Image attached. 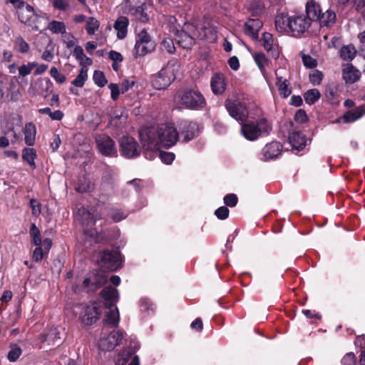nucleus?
Wrapping results in <instances>:
<instances>
[{
  "label": "nucleus",
  "mask_w": 365,
  "mask_h": 365,
  "mask_svg": "<svg viewBox=\"0 0 365 365\" xmlns=\"http://www.w3.org/2000/svg\"><path fill=\"white\" fill-rule=\"evenodd\" d=\"M336 20V14L331 10H327L324 13H322L320 17L318 19L321 26H330Z\"/></svg>",
  "instance_id": "35"
},
{
  "label": "nucleus",
  "mask_w": 365,
  "mask_h": 365,
  "mask_svg": "<svg viewBox=\"0 0 365 365\" xmlns=\"http://www.w3.org/2000/svg\"><path fill=\"white\" fill-rule=\"evenodd\" d=\"M107 280L108 276L102 270H93L84 279L82 289L86 292H94L104 285Z\"/></svg>",
  "instance_id": "11"
},
{
  "label": "nucleus",
  "mask_w": 365,
  "mask_h": 365,
  "mask_svg": "<svg viewBox=\"0 0 365 365\" xmlns=\"http://www.w3.org/2000/svg\"><path fill=\"white\" fill-rule=\"evenodd\" d=\"M262 41L263 42L264 48L268 51L271 52V55L274 58H277L279 56V52L274 45V38L271 34L264 33L262 35Z\"/></svg>",
  "instance_id": "27"
},
{
  "label": "nucleus",
  "mask_w": 365,
  "mask_h": 365,
  "mask_svg": "<svg viewBox=\"0 0 365 365\" xmlns=\"http://www.w3.org/2000/svg\"><path fill=\"white\" fill-rule=\"evenodd\" d=\"M50 74L58 83H63L66 81V76L61 73L56 67H52L51 68Z\"/></svg>",
  "instance_id": "53"
},
{
  "label": "nucleus",
  "mask_w": 365,
  "mask_h": 365,
  "mask_svg": "<svg viewBox=\"0 0 365 365\" xmlns=\"http://www.w3.org/2000/svg\"><path fill=\"white\" fill-rule=\"evenodd\" d=\"M73 56L79 61L80 65L83 66H90L92 64L93 61L91 58L87 57L83 53V50L81 46H76L73 50Z\"/></svg>",
  "instance_id": "34"
},
{
  "label": "nucleus",
  "mask_w": 365,
  "mask_h": 365,
  "mask_svg": "<svg viewBox=\"0 0 365 365\" xmlns=\"http://www.w3.org/2000/svg\"><path fill=\"white\" fill-rule=\"evenodd\" d=\"M302 58L303 64L307 68H313L317 66V61L312 56L303 54Z\"/></svg>",
  "instance_id": "55"
},
{
  "label": "nucleus",
  "mask_w": 365,
  "mask_h": 365,
  "mask_svg": "<svg viewBox=\"0 0 365 365\" xmlns=\"http://www.w3.org/2000/svg\"><path fill=\"white\" fill-rule=\"evenodd\" d=\"M101 296L104 300L106 307L108 311L106 313L103 319L105 327H116L120 322V314L118 307L115 306L119 299V293L116 288L107 286L101 292Z\"/></svg>",
  "instance_id": "2"
},
{
  "label": "nucleus",
  "mask_w": 365,
  "mask_h": 365,
  "mask_svg": "<svg viewBox=\"0 0 365 365\" xmlns=\"http://www.w3.org/2000/svg\"><path fill=\"white\" fill-rule=\"evenodd\" d=\"M225 106L230 116L237 120L245 121L248 116V110L245 103L227 99Z\"/></svg>",
  "instance_id": "13"
},
{
  "label": "nucleus",
  "mask_w": 365,
  "mask_h": 365,
  "mask_svg": "<svg viewBox=\"0 0 365 365\" xmlns=\"http://www.w3.org/2000/svg\"><path fill=\"white\" fill-rule=\"evenodd\" d=\"M356 362V356L352 352L347 353L341 360L343 365H355Z\"/></svg>",
  "instance_id": "58"
},
{
  "label": "nucleus",
  "mask_w": 365,
  "mask_h": 365,
  "mask_svg": "<svg viewBox=\"0 0 365 365\" xmlns=\"http://www.w3.org/2000/svg\"><path fill=\"white\" fill-rule=\"evenodd\" d=\"M210 86L215 95L222 94L226 88L225 77L222 73H215L210 81Z\"/></svg>",
  "instance_id": "19"
},
{
  "label": "nucleus",
  "mask_w": 365,
  "mask_h": 365,
  "mask_svg": "<svg viewBox=\"0 0 365 365\" xmlns=\"http://www.w3.org/2000/svg\"><path fill=\"white\" fill-rule=\"evenodd\" d=\"M30 206L32 210V214L38 216L41 212V204L35 199L30 200Z\"/></svg>",
  "instance_id": "56"
},
{
  "label": "nucleus",
  "mask_w": 365,
  "mask_h": 365,
  "mask_svg": "<svg viewBox=\"0 0 365 365\" xmlns=\"http://www.w3.org/2000/svg\"><path fill=\"white\" fill-rule=\"evenodd\" d=\"M215 215L217 218L225 220L229 215V209L225 206L220 207L215 210Z\"/></svg>",
  "instance_id": "59"
},
{
  "label": "nucleus",
  "mask_w": 365,
  "mask_h": 365,
  "mask_svg": "<svg viewBox=\"0 0 365 365\" xmlns=\"http://www.w3.org/2000/svg\"><path fill=\"white\" fill-rule=\"evenodd\" d=\"M109 88L111 91V98L113 101H116L119 96L120 91V88L115 83H110L108 86Z\"/></svg>",
  "instance_id": "62"
},
{
  "label": "nucleus",
  "mask_w": 365,
  "mask_h": 365,
  "mask_svg": "<svg viewBox=\"0 0 365 365\" xmlns=\"http://www.w3.org/2000/svg\"><path fill=\"white\" fill-rule=\"evenodd\" d=\"M320 96V93L317 89H310L307 91L304 96L306 103L310 105L315 103Z\"/></svg>",
  "instance_id": "45"
},
{
  "label": "nucleus",
  "mask_w": 365,
  "mask_h": 365,
  "mask_svg": "<svg viewBox=\"0 0 365 365\" xmlns=\"http://www.w3.org/2000/svg\"><path fill=\"white\" fill-rule=\"evenodd\" d=\"M38 66L36 62H29L27 64H23L19 68V75L22 77L30 74L32 70Z\"/></svg>",
  "instance_id": "48"
},
{
  "label": "nucleus",
  "mask_w": 365,
  "mask_h": 365,
  "mask_svg": "<svg viewBox=\"0 0 365 365\" xmlns=\"http://www.w3.org/2000/svg\"><path fill=\"white\" fill-rule=\"evenodd\" d=\"M14 47L15 50L21 53H27L30 48L29 43L21 36L15 38Z\"/></svg>",
  "instance_id": "40"
},
{
  "label": "nucleus",
  "mask_w": 365,
  "mask_h": 365,
  "mask_svg": "<svg viewBox=\"0 0 365 365\" xmlns=\"http://www.w3.org/2000/svg\"><path fill=\"white\" fill-rule=\"evenodd\" d=\"M93 81L99 87H103L107 83V80L104 73L100 71H95L93 73Z\"/></svg>",
  "instance_id": "50"
},
{
  "label": "nucleus",
  "mask_w": 365,
  "mask_h": 365,
  "mask_svg": "<svg viewBox=\"0 0 365 365\" xmlns=\"http://www.w3.org/2000/svg\"><path fill=\"white\" fill-rule=\"evenodd\" d=\"M126 215L120 210H113L111 213V217L115 222H119L124 219Z\"/></svg>",
  "instance_id": "64"
},
{
  "label": "nucleus",
  "mask_w": 365,
  "mask_h": 365,
  "mask_svg": "<svg viewBox=\"0 0 365 365\" xmlns=\"http://www.w3.org/2000/svg\"><path fill=\"white\" fill-rule=\"evenodd\" d=\"M224 202L227 206L234 207L237 203V197L235 194H228L224 197Z\"/></svg>",
  "instance_id": "60"
},
{
  "label": "nucleus",
  "mask_w": 365,
  "mask_h": 365,
  "mask_svg": "<svg viewBox=\"0 0 365 365\" xmlns=\"http://www.w3.org/2000/svg\"><path fill=\"white\" fill-rule=\"evenodd\" d=\"M21 353V349L19 346L14 345L11 346L10 351L8 353V359L10 361H16L19 358Z\"/></svg>",
  "instance_id": "49"
},
{
  "label": "nucleus",
  "mask_w": 365,
  "mask_h": 365,
  "mask_svg": "<svg viewBox=\"0 0 365 365\" xmlns=\"http://www.w3.org/2000/svg\"><path fill=\"white\" fill-rule=\"evenodd\" d=\"M197 132V125L195 123H185L182 130H181V136L184 142H188L195 137Z\"/></svg>",
  "instance_id": "30"
},
{
  "label": "nucleus",
  "mask_w": 365,
  "mask_h": 365,
  "mask_svg": "<svg viewBox=\"0 0 365 365\" xmlns=\"http://www.w3.org/2000/svg\"><path fill=\"white\" fill-rule=\"evenodd\" d=\"M38 113L41 114L48 115L53 120H61L64 115L63 113L61 110H57L52 112L51 108L48 107L39 109Z\"/></svg>",
  "instance_id": "42"
},
{
  "label": "nucleus",
  "mask_w": 365,
  "mask_h": 365,
  "mask_svg": "<svg viewBox=\"0 0 365 365\" xmlns=\"http://www.w3.org/2000/svg\"><path fill=\"white\" fill-rule=\"evenodd\" d=\"M61 333L58 328H51L42 334V341L46 342L48 345L59 346L61 342Z\"/></svg>",
  "instance_id": "21"
},
{
  "label": "nucleus",
  "mask_w": 365,
  "mask_h": 365,
  "mask_svg": "<svg viewBox=\"0 0 365 365\" xmlns=\"http://www.w3.org/2000/svg\"><path fill=\"white\" fill-rule=\"evenodd\" d=\"M356 51L353 45L344 46L340 50V56L345 61H351L354 59Z\"/></svg>",
  "instance_id": "37"
},
{
  "label": "nucleus",
  "mask_w": 365,
  "mask_h": 365,
  "mask_svg": "<svg viewBox=\"0 0 365 365\" xmlns=\"http://www.w3.org/2000/svg\"><path fill=\"white\" fill-rule=\"evenodd\" d=\"M120 152L123 156L131 158L138 156L140 149L133 138L123 136L120 140Z\"/></svg>",
  "instance_id": "14"
},
{
  "label": "nucleus",
  "mask_w": 365,
  "mask_h": 365,
  "mask_svg": "<svg viewBox=\"0 0 365 365\" xmlns=\"http://www.w3.org/2000/svg\"><path fill=\"white\" fill-rule=\"evenodd\" d=\"M323 78V74L321 71L318 70H314L309 74V81L313 85H319L321 83V81Z\"/></svg>",
  "instance_id": "51"
},
{
  "label": "nucleus",
  "mask_w": 365,
  "mask_h": 365,
  "mask_svg": "<svg viewBox=\"0 0 365 365\" xmlns=\"http://www.w3.org/2000/svg\"><path fill=\"white\" fill-rule=\"evenodd\" d=\"M95 188V184L86 175L79 177L76 187V191L81 193L92 192Z\"/></svg>",
  "instance_id": "29"
},
{
  "label": "nucleus",
  "mask_w": 365,
  "mask_h": 365,
  "mask_svg": "<svg viewBox=\"0 0 365 365\" xmlns=\"http://www.w3.org/2000/svg\"><path fill=\"white\" fill-rule=\"evenodd\" d=\"M175 98L179 106L189 110H202L207 105L205 98L198 89H180L177 92Z\"/></svg>",
  "instance_id": "4"
},
{
  "label": "nucleus",
  "mask_w": 365,
  "mask_h": 365,
  "mask_svg": "<svg viewBox=\"0 0 365 365\" xmlns=\"http://www.w3.org/2000/svg\"><path fill=\"white\" fill-rule=\"evenodd\" d=\"M161 46L163 47V49H165L170 53H173L175 51V47L174 46L173 41L171 38H165L162 41Z\"/></svg>",
  "instance_id": "54"
},
{
  "label": "nucleus",
  "mask_w": 365,
  "mask_h": 365,
  "mask_svg": "<svg viewBox=\"0 0 365 365\" xmlns=\"http://www.w3.org/2000/svg\"><path fill=\"white\" fill-rule=\"evenodd\" d=\"M113 173L111 170L106 169L102 175L101 182V189L103 190H106L109 187H113Z\"/></svg>",
  "instance_id": "36"
},
{
  "label": "nucleus",
  "mask_w": 365,
  "mask_h": 365,
  "mask_svg": "<svg viewBox=\"0 0 365 365\" xmlns=\"http://www.w3.org/2000/svg\"><path fill=\"white\" fill-rule=\"evenodd\" d=\"M30 237L31 245L35 247L32 259L36 262H41L48 257L53 245L52 239L41 230H30Z\"/></svg>",
  "instance_id": "5"
},
{
  "label": "nucleus",
  "mask_w": 365,
  "mask_h": 365,
  "mask_svg": "<svg viewBox=\"0 0 365 365\" xmlns=\"http://www.w3.org/2000/svg\"><path fill=\"white\" fill-rule=\"evenodd\" d=\"M24 134L25 143L29 146H32L35 144L36 128L34 123L30 122L26 123L23 130Z\"/></svg>",
  "instance_id": "26"
},
{
  "label": "nucleus",
  "mask_w": 365,
  "mask_h": 365,
  "mask_svg": "<svg viewBox=\"0 0 365 365\" xmlns=\"http://www.w3.org/2000/svg\"><path fill=\"white\" fill-rule=\"evenodd\" d=\"M277 76L276 85L282 98H287L292 93V89L289 87L288 80L279 75L278 71L275 72Z\"/></svg>",
  "instance_id": "31"
},
{
  "label": "nucleus",
  "mask_w": 365,
  "mask_h": 365,
  "mask_svg": "<svg viewBox=\"0 0 365 365\" xmlns=\"http://www.w3.org/2000/svg\"><path fill=\"white\" fill-rule=\"evenodd\" d=\"M290 16L284 14H279L275 18L276 29L280 32H284L289 30Z\"/></svg>",
  "instance_id": "33"
},
{
  "label": "nucleus",
  "mask_w": 365,
  "mask_h": 365,
  "mask_svg": "<svg viewBox=\"0 0 365 365\" xmlns=\"http://www.w3.org/2000/svg\"><path fill=\"white\" fill-rule=\"evenodd\" d=\"M129 359V354L125 351L120 352L115 357V365H124Z\"/></svg>",
  "instance_id": "57"
},
{
  "label": "nucleus",
  "mask_w": 365,
  "mask_h": 365,
  "mask_svg": "<svg viewBox=\"0 0 365 365\" xmlns=\"http://www.w3.org/2000/svg\"><path fill=\"white\" fill-rule=\"evenodd\" d=\"M18 17L21 22L32 26L33 29H38V27L35 24L38 16L34 13V9L31 5L27 4L24 9L21 8V10L18 12Z\"/></svg>",
  "instance_id": "18"
},
{
  "label": "nucleus",
  "mask_w": 365,
  "mask_h": 365,
  "mask_svg": "<svg viewBox=\"0 0 365 365\" xmlns=\"http://www.w3.org/2000/svg\"><path fill=\"white\" fill-rule=\"evenodd\" d=\"M288 140L292 147L299 150H302L306 145V137L300 131L290 133Z\"/></svg>",
  "instance_id": "22"
},
{
  "label": "nucleus",
  "mask_w": 365,
  "mask_h": 365,
  "mask_svg": "<svg viewBox=\"0 0 365 365\" xmlns=\"http://www.w3.org/2000/svg\"><path fill=\"white\" fill-rule=\"evenodd\" d=\"M101 266L111 271H116L123 265V257L118 250H104L100 253Z\"/></svg>",
  "instance_id": "12"
},
{
  "label": "nucleus",
  "mask_w": 365,
  "mask_h": 365,
  "mask_svg": "<svg viewBox=\"0 0 365 365\" xmlns=\"http://www.w3.org/2000/svg\"><path fill=\"white\" fill-rule=\"evenodd\" d=\"M99 22L93 17H90L86 20V29L89 35H93L99 28Z\"/></svg>",
  "instance_id": "47"
},
{
  "label": "nucleus",
  "mask_w": 365,
  "mask_h": 365,
  "mask_svg": "<svg viewBox=\"0 0 365 365\" xmlns=\"http://www.w3.org/2000/svg\"><path fill=\"white\" fill-rule=\"evenodd\" d=\"M309 19L304 14L290 16L289 30L293 33L303 34L310 26Z\"/></svg>",
  "instance_id": "17"
},
{
  "label": "nucleus",
  "mask_w": 365,
  "mask_h": 365,
  "mask_svg": "<svg viewBox=\"0 0 365 365\" xmlns=\"http://www.w3.org/2000/svg\"><path fill=\"white\" fill-rule=\"evenodd\" d=\"M125 336L126 333L122 330L103 331L98 346L102 351H111L121 344Z\"/></svg>",
  "instance_id": "9"
},
{
  "label": "nucleus",
  "mask_w": 365,
  "mask_h": 365,
  "mask_svg": "<svg viewBox=\"0 0 365 365\" xmlns=\"http://www.w3.org/2000/svg\"><path fill=\"white\" fill-rule=\"evenodd\" d=\"M254 59H255L256 64L257 65V66L259 67V68L260 69L262 73H263V75H264L265 67L267 66L269 63V59L262 53H255L254 55Z\"/></svg>",
  "instance_id": "39"
},
{
  "label": "nucleus",
  "mask_w": 365,
  "mask_h": 365,
  "mask_svg": "<svg viewBox=\"0 0 365 365\" xmlns=\"http://www.w3.org/2000/svg\"><path fill=\"white\" fill-rule=\"evenodd\" d=\"M322 14L320 6L315 1L311 0L306 4V17L309 22L317 21Z\"/></svg>",
  "instance_id": "23"
},
{
  "label": "nucleus",
  "mask_w": 365,
  "mask_h": 365,
  "mask_svg": "<svg viewBox=\"0 0 365 365\" xmlns=\"http://www.w3.org/2000/svg\"><path fill=\"white\" fill-rule=\"evenodd\" d=\"M76 220L82 226H91L93 222L91 213L85 207H82L77 210Z\"/></svg>",
  "instance_id": "32"
},
{
  "label": "nucleus",
  "mask_w": 365,
  "mask_h": 365,
  "mask_svg": "<svg viewBox=\"0 0 365 365\" xmlns=\"http://www.w3.org/2000/svg\"><path fill=\"white\" fill-rule=\"evenodd\" d=\"M98 150L106 156H115L117 151L114 141L106 135H98L96 138Z\"/></svg>",
  "instance_id": "16"
},
{
  "label": "nucleus",
  "mask_w": 365,
  "mask_h": 365,
  "mask_svg": "<svg viewBox=\"0 0 365 365\" xmlns=\"http://www.w3.org/2000/svg\"><path fill=\"white\" fill-rule=\"evenodd\" d=\"M36 157V150L34 148H24L22 150V158L26 161L33 168H36L34 160Z\"/></svg>",
  "instance_id": "38"
},
{
  "label": "nucleus",
  "mask_w": 365,
  "mask_h": 365,
  "mask_svg": "<svg viewBox=\"0 0 365 365\" xmlns=\"http://www.w3.org/2000/svg\"><path fill=\"white\" fill-rule=\"evenodd\" d=\"M294 120L299 123H305L307 120L306 112L304 110L299 109L294 114Z\"/></svg>",
  "instance_id": "61"
},
{
  "label": "nucleus",
  "mask_w": 365,
  "mask_h": 365,
  "mask_svg": "<svg viewBox=\"0 0 365 365\" xmlns=\"http://www.w3.org/2000/svg\"><path fill=\"white\" fill-rule=\"evenodd\" d=\"M48 29L52 31L53 34H65L66 33V26L63 22L52 21L48 26Z\"/></svg>",
  "instance_id": "44"
},
{
  "label": "nucleus",
  "mask_w": 365,
  "mask_h": 365,
  "mask_svg": "<svg viewBox=\"0 0 365 365\" xmlns=\"http://www.w3.org/2000/svg\"><path fill=\"white\" fill-rule=\"evenodd\" d=\"M79 319L85 325H91L96 323L102 314L101 306L99 302H90L81 304L78 306Z\"/></svg>",
  "instance_id": "8"
},
{
  "label": "nucleus",
  "mask_w": 365,
  "mask_h": 365,
  "mask_svg": "<svg viewBox=\"0 0 365 365\" xmlns=\"http://www.w3.org/2000/svg\"><path fill=\"white\" fill-rule=\"evenodd\" d=\"M140 309L142 312L150 314L153 313L155 307L149 299L143 298L140 301Z\"/></svg>",
  "instance_id": "46"
},
{
  "label": "nucleus",
  "mask_w": 365,
  "mask_h": 365,
  "mask_svg": "<svg viewBox=\"0 0 365 365\" xmlns=\"http://www.w3.org/2000/svg\"><path fill=\"white\" fill-rule=\"evenodd\" d=\"M272 130V125L267 119L261 118L255 122H249L242 125V133L245 138L255 140L261 135H266Z\"/></svg>",
  "instance_id": "7"
},
{
  "label": "nucleus",
  "mask_w": 365,
  "mask_h": 365,
  "mask_svg": "<svg viewBox=\"0 0 365 365\" xmlns=\"http://www.w3.org/2000/svg\"><path fill=\"white\" fill-rule=\"evenodd\" d=\"M79 243L88 247L96 243H112V240L106 237L103 230H82V233L78 238Z\"/></svg>",
  "instance_id": "10"
},
{
  "label": "nucleus",
  "mask_w": 365,
  "mask_h": 365,
  "mask_svg": "<svg viewBox=\"0 0 365 365\" xmlns=\"http://www.w3.org/2000/svg\"><path fill=\"white\" fill-rule=\"evenodd\" d=\"M264 8V6L262 2L255 1L250 4L249 10L252 13V14L257 15L263 11Z\"/></svg>",
  "instance_id": "52"
},
{
  "label": "nucleus",
  "mask_w": 365,
  "mask_h": 365,
  "mask_svg": "<svg viewBox=\"0 0 365 365\" xmlns=\"http://www.w3.org/2000/svg\"><path fill=\"white\" fill-rule=\"evenodd\" d=\"M205 36L204 26L195 23H185L181 30H176L175 41L182 48L190 49L196 39H202Z\"/></svg>",
  "instance_id": "3"
},
{
  "label": "nucleus",
  "mask_w": 365,
  "mask_h": 365,
  "mask_svg": "<svg viewBox=\"0 0 365 365\" xmlns=\"http://www.w3.org/2000/svg\"><path fill=\"white\" fill-rule=\"evenodd\" d=\"M342 76L346 83H354L359 79L361 73L351 64H347L342 70Z\"/></svg>",
  "instance_id": "24"
},
{
  "label": "nucleus",
  "mask_w": 365,
  "mask_h": 365,
  "mask_svg": "<svg viewBox=\"0 0 365 365\" xmlns=\"http://www.w3.org/2000/svg\"><path fill=\"white\" fill-rule=\"evenodd\" d=\"M155 48V43L151 40L148 32L143 29L138 34L135 50L138 55L143 56L152 51Z\"/></svg>",
  "instance_id": "15"
},
{
  "label": "nucleus",
  "mask_w": 365,
  "mask_h": 365,
  "mask_svg": "<svg viewBox=\"0 0 365 365\" xmlns=\"http://www.w3.org/2000/svg\"><path fill=\"white\" fill-rule=\"evenodd\" d=\"M128 24V19L125 16H120L116 19L113 27L117 31V36L119 39H123L126 36Z\"/></svg>",
  "instance_id": "25"
},
{
  "label": "nucleus",
  "mask_w": 365,
  "mask_h": 365,
  "mask_svg": "<svg viewBox=\"0 0 365 365\" xmlns=\"http://www.w3.org/2000/svg\"><path fill=\"white\" fill-rule=\"evenodd\" d=\"M262 27V22L258 19H250L245 23L244 31L252 38H258V32Z\"/></svg>",
  "instance_id": "20"
},
{
  "label": "nucleus",
  "mask_w": 365,
  "mask_h": 365,
  "mask_svg": "<svg viewBox=\"0 0 365 365\" xmlns=\"http://www.w3.org/2000/svg\"><path fill=\"white\" fill-rule=\"evenodd\" d=\"M160 157L162 161L166 164H170L173 161L175 155L171 153L160 152Z\"/></svg>",
  "instance_id": "63"
},
{
  "label": "nucleus",
  "mask_w": 365,
  "mask_h": 365,
  "mask_svg": "<svg viewBox=\"0 0 365 365\" xmlns=\"http://www.w3.org/2000/svg\"><path fill=\"white\" fill-rule=\"evenodd\" d=\"M363 115L362 108H356L354 110L346 112L344 115L343 118L344 122L351 123L359 119Z\"/></svg>",
  "instance_id": "41"
},
{
  "label": "nucleus",
  "mask_w": 365,
  "mask_h": 365,
  "mask_svg": "<svg viewBox=\"0 0 365 365\" xmlns=\"http://www.w3.org/2000/svg\"><path fill=\"white\" fill-rule=\"evenodd\" d=\"M142 146L145 150L168 148L174 145L179 135L175 128L168 124L143 128L139 131Z\"/></svg>",
  "instance_id": "1"
},
{
  "label": "nucleus",
  "mask_w": 365,
  "mask_h": 365,
  "mask_svg": "<svg viewBox=\"0 0 365 365\" xmlns=\"http://www.w3.org/2000/svg\"><path fill=\"white\" fill-rule=\"evenodd\" d=\"M282 145L277 141H273L267 145L263 149L264 155L267 158H277L280 155Z\"/></svg>",
  "instance_id": "28"
},
{
  "label": "nucleus",
  "mask_w": 365,
  "mask_h": 365,
  "mask_svg": "<svg viewBox=\"0 0 365 365\" xmlns=\"http://www.w3.org/2000/svg\"><path fill=\"white\" fill-rule=\"evenodd\" d=\"M180 68V63L177 59L168 61L166 66L162 68L153 78L152 86L155 89L161 90L168 87L175 79Z\"/></svg>",
  "instance_id": "6"
},
{
  "label": "nucleus",
  "mask_w": 365,
  "mask_h": 365,
  "mask_svg": "<svg viewBox=\"0 0 365 365\" xmlns=\"http://www.w3.org/2000/svg\"><path fill=\"white\" fill-rule=\"evenodd\" d=\"M87 72L88 68L86 66H83L80 71L79 74L71 82V83L76 87H83L85 81L88 78Z\"/></svg>",
  "instance_id": "43"
}]
</instances>
